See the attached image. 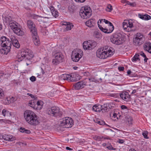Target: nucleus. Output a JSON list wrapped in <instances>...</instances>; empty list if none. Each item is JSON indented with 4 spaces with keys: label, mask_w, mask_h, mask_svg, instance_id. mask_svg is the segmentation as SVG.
<instances>
[{
    "label": "nucleus",
    "mask_w": 151,
    "mask_h": 151,
    "mask_svg": "<svg viewBox=\"0 0 151 151\" xmlns=\"http://www.w3.org/2000/svg\"><path fill=\"white\" fill-rule=\"evenodd\" d=\"M52 55L55 58L52 59V63L53 65H57L63 62V55L61 52L55 51L53 52Z\"/></svg>",
    "instance_id": "423d86ee"
},
{
    "label": "nucleus",
    "mask_w": 151,
    "mask_h": 151,
    "mask_svg": "<svg viewBox=\"0 0 151 151\" xmlns=\"http://www.w3.org/2000/svg\"><path fill=\"white\" fill-rule=\"evenodd\" d=\"M107 148L109 150H116V148H113L111 145L107 147Z\"/></svg>",
    "instance_id": "864d4df0"
},
{
    "label": "nucleus",
    "mask_w": 151,
    "mask_h": 151,
    "mask_svg": "<svg viewBox=\"0 0 151 151\" xmlns=\"http://www.w3.org/2000/svg\"><path fill=\"white\" fill-rule=\"evenodd\" d=\"M68 9L69 12L70 13H73L74 10V5H70L68 6Z\"/></svg>",
    "instance_id": "a19ab883"
},
{
    "label": "nucleus",
    "mask_w": 151,
    "mask_h": 151,
    "mask_svg": "<svg viewBox=\"0 0 151 151\" xmlns=\"http://www.w3.org/2000/svg\"><path fill=\"white\" fill-rule=\"evenodd\" d=\"M49 8L51 10L52 15L55 18L58 16V11L52 6H50Z\"/></svg>",
    "instance_id": "4be33fe9"
},
{
    "label": "nucleus",
    "mask_w": 151,
    "mask_h": 151,
    "mask_svg": "<svg viewBox=\"0 0 151 151\" xmlns=\"http://www.w3.org/2000/svg\"><path fill=\"white\" fill-rule=\"evenodd\" d=\"M128 24V27L131 28L133 27V24L132 22H129Z\"/></svg>",
    "instance_id": "3c124183"
},
{
    "label": "nucleus",
    "mask_w": 151,
    "mask_h": 151,
    "mask_svg": "<svg viewBox=\"0 0 151 151\" xmlns=\"http://www.w3.org/2000/svg\"><path fill=\"white\" fill-rule=\"evenodd\" d=\"M18 23L12 20L10 21L9 26L15 34L18 36H22L24 35V32L18 27Z\"/></svg>",
    "instance_id": "20e7f679"
},
{
    "label": "nucleus",
    "mask_w": 151,
    "mask_h": 151,
    "mask_svg": "<svg viewBox=\"0 0 151 151\" xmlns=\"http://www.w3.org/2000/svg\"><path fill=\"white\" fill-rule=\"evenodd\" d=\"M93 37L99 40H100L102 37V35L99 31H95L93 33Z\"/></svg>",
    "instance_id": "a878e982"
},
{
    "label": "nucleus",
    "mask_w": 151,
    "mask_h": 151,
    "mask_svg": "<svg viewBox=\"0 0 151 151\" xmlns=\"http://www.w3.org/2000/svg\"><path fill=\"white\" fill-rule=\"evenodd\" d=\"M4 48L0 49V52L2 54L6 55L9 52L10 49L6 47Z\"/></svg>",
    "instance_id": "7c9ffc66"
},
{
    "label": "nucleus",
    "mask_w": 151,
    "mask_h": 151,
    "mask_svg": "<svg viewBox=\"0 0 151 151\" xmlns=\"http://www.w3.org/2000/svg\"><path fill=\"white\" fill-rule=\"evenodd\" d=\"M117 116H120V115H119V114L114 113L113 114L112 117H114V118H115L116 117L117 119H118Z\"/></svg>",
    "instance_id": "13d9d810"
},
{
    "label": "nucleus",
    "mask_w": 151,
    "mask_h": 151,
    "mask_svg": "<svg viewBox=\"0 0 151 151\" xmlns=\"http://www.w3.org/2000/svg\"><path fill=\"white\" fill-rule=\"evenodd\" d=\"M11 136L9 135L5 134L3 137V138L5 140L7 141H12L14 139H12L11 138Z\"/></svg>",
    "instance_id": "f704fd0d"
},
{
    "label": "nucleus",
    "mask_w": 151,
    "mask_h": 151,
    "mask_svg": "<svg viewBox=\"0 0 151 151\" xmlns=\"http://www.w3.org/2000/svg\"><path fill=\"white\" fill-rule=\"evenodd\" d=\"M48 113L52 116L57 117H60L62 115V112L59 107L56 106L52 107L49 109Z\"/></svg>",
    "instance_id": "0eeeda50"
},
{
    "label": "nucleus",
    "mask_w": 151,
    "mask_h": 151,
    "mask_svg": "<svg viewBox=\"0 0 151 151\" xmlns=\"http://www.w3.org/2000/svg\"><path fill=\"white\" fill-rule=\"evenodd\" d=\"M145 58H144V61L145 62V63H146L147 62V60L148 59V58L146 56V57H144Z\"/></svg>",
    "instance_id": "774afa93"
},
{
    "label": "nucleus",
    "mask_w": 151,
    "mask_h": 151,
    "mask_svg": "<svg viewBox=\"0 0 151 151\" xmlns=\"http://www.w3.org/2000/svg\"><path fill=\"white\" fill-rule=\"evenodd\" d=\"M83 52L80 49H74L72 52L71 56L72 60L74 62H78L83 55Z\"/></svg>",
    "instance_id": "39448f33"
},
{
    "label": "nucleus",
    "mask_w": 151,
    "mask_h": 151,
    "mask_svg": "<svg viewBox=\"0 0 151 151\" xmlns=\"http://www.w3.org/2000/svg\"><path fill=\"white\" fill-rule=\"evenodd\" d=\"M27 24V27L30 29L31 33L35 32V31H37L36 28L35 27V25L32 21L31 20H28Z\"/></svg>",
    "instance_id": "2eb2a0df"
},
{
    "label": "nucleus",
    "mask_w": 151,
    "mask_h": 151,
    "mask_svg": "<svg viewBox=\"0 0 151 151\" xmlns=\"http://www.w3.org/2000/svg\"><path fill=\"white\" fill-rule=\"evenodd\" d=\"M127 4L131 6H136V4L134 2H130L129 1H128L127 3Z\"/></svg>",
    "instance_id": "09e8293b"
},
{
    "label": "nucleus",
    "mask_w": 151,
    "mask_h": 151,
    "mask_svg": "<svg viewBox=\"0 0 151 151\" xmlns=\"http://www.w3.org/2000/svg\"><path fill=\"white\" fill-rule=\"evenodd\" d=\"M63 24L66 26V28L64 29L65 31L70 30L74 26L73 24L70 22H65Z\"/></svg>",
    "instance_id": "5701e85b"
},
{
    "label": "nucleus",
    "mask_w": 151,
    "mask_h": 151,
    "mask_svg": "<svg viewBox=\"0 0 151 151\" xmlns=\"http://www.w3.org/2000/svg\"><path fill=\"white\" fill-rule=\"evenodd\" d=\"M109 104L106 103L104 104L102 106H100V107H101V110L103 109L106 111H108L111 109L109 106Z\"/></svg>",
    "instance_id": "c85d7f7f"
},
{
    "label": "nucleus",
    "mask_w": 151,
    "mask_h": 151,
    "mask_svg": "<svg viewBox=\"0 0 151 151\" xmlns=\"http://www.w3.org/2000/svg\"><path fill=\"white\" fill-rule=\"evenodd\" d=\"M4 96V92L0 88V99H2Z\"/></svg>",
    "instance_id": "de8ad7c7"
},
{
    "label": "nucleus",
    "mask_w": 151,
    "mask_h": 151,
    "mask_svg": "<svg viewBox=\"0 0 151 151\" xmlns=\"http://www.w3.org/2000/svg\"><path fill=\"white\" fill-rule=\"evenodd\" d=\"M76 2L82 3L84 2L86 0H74Z\"/></svg>",
    "instance_id": "e2e57ef3"
},
{
    "label": "nucleus",
    "mask_w": 151,
    "mask_h": 151,
    "mask_svg": "<svg viewBox=\"0 0 151 151\" xmlns=\"http://www.w3.org/2000/svg\"><path fill=\"white\" fill-rule=\"evenodd\" d=\"M118 142L120 144H123L124 142V141L122 139H119L118 141Z\"/></svg>",
    "instance_id": "bf43d9fd"
},
{
    "label": "nucleus",
    "mask_w": 151,
    "mask_h": 151,
    "mask_svg": "<svg viewBox=\"0 0 151 151\" xmlns=\"http://www.w3.org/2000/svg\"><path fill=\"white\" fill-rule=\"evenodd\" d=\"M33 56L32 52L30 50L27 49L19 53L18 57L21 61L24 60L27 61H29Z\"/></svg>",
    "instance_id": "f03ea898"
},
{
    "label": "nucleus",
    "mask_w": 151,
    "mask_h": 151,
    "mask_svg": "<svg viewBox=\"0 0 151 151\" xmlns=\"http://www.w3.org/2000/svg\"><path fill=\"white\" fill-rule=\"evenodd\" d=\"M144 40V35L140 33H138L133 39V43L135 45H140L143 43Z\"/></svg>",
    "instance_id": "1a4fd4ad"
},
{
    "label": "nucleus",
    "mask_w": 151,
    "mask_h": 151,
    "mask_svg": "<svg viewBox=\"0 0 151 151\" xmlns=\"http://www.w3.org/2000/svg\"><path fill=\"white\" fill-rule=\"evenodd\" d=\"M108 24H109V27H108L109 28H111V27H112V29L113 28L114 29V26H113V25L112 23L109 22V23Z\"/></svg>",
    "instance_id": "6e6d98bb"
},
{
    "label": "nucleus",
    "mask_w": 151,
    "mask_h": 151,
    "mask_svg": "<svg viewBox=\"0 0 151 151\" xmlns=\"http://www.w3.org/2000/svg\"><path fill=\"white\" fill-rule=\"evenodd\" d=\"M140 55L143 57H146V55L142 51H141L140 52Z\"/></svg>",
    "instance_id": "052dcab7"
},
{
    "label": "nucleus",
    "mask_w": 151,
    "mask_h": 151,
    "mask_svg": "<svg viewBox=\"0 0 151 151\" xmlns=\"http://www.w3.org/2000/svg\"><path fill=\"white\" fill-rule=\"evenodd\" d=\"M36 99H34L30 101L29 103V105L34 109H36L37 108L36 106Z\"/></svg>",
    "instance_id": "b1692460"
},
{
    "label": "nucleus",
    "mask_w": 151,
    "mask_h": 151,
    "mask_svg": "<svg viewBox=\"0 0 151 151\" xmlns=\"http://www.w3.org/2000/svg\"><path fill=\"white\" fill-rule=\"evenodd\" d=\"M61 122V126L66 128L71 127L73 123L72 119L69 117L64 118Z\"/></svg>",
    "instance_id": "9d476101"
},
{
    "label": "nucleus",
    "mask_w": 151,
    "mask_h": 151,
    "mask_svg": "<svg viewBox=\"0 0 151 151\" xmlns=\"http://www.w3.org/2000/svg\"><path fill=\"white\" fill-rule=\"evenodd\" d=\"M89 41H86L83 42V49L85 50H91V47L90 46Z\"/></svg>",
    "instance_id": "bb28decb"
},
{
    "label": "nucleus",
    "mask_w": 151,
    "mask_h": 151,
    "mask_svg": "<svg viewBox=\"0 0 151 151\" xmlns=\"http://www.w3.org/2000/svg\"><path fill=\"white\" fill-rule=\"evenodd\" d=\"M93 139L96 141H102L103 139L111 140V139L109 137H105L102 136L95 135L93 137Z\"/></svg>",
    "instance_id": "6ab92c4d"
},
{
    "label": "nucleus",
    "mask_w": 151,
    "mask_h": 151,
    "mask_svg": "<svg viewBox=\"0 0 151 151\" xmlns=\"http://www.w3.org/2000/svg\"><path fill=\"white\" fill-rule=\"evenodd\" d=\"M118 69L119 71H122L124 70V68L123 67H118Z\"/></svg>",
    "instance_id": "680f3d73"
},
{
    "label": "nucleus",
    "mask_w": 151,
    "mask_h": 151,
    "mask_svg": "<svg viewBox=\"0 0 151 151\" xmlns=\"http://www.w3.org/2000/svg\"><path fill=\"white\" fill-rule=\"evenodd\" d=\"M111 41L116 45H120L124 42V38L120 33L114 34L111 36Z\"/></svg>",
    "instance_id": "7ed1b4c3"
},
{
    "label": "nucleus",
    "mask_w": 151,
    "mask_h": 151,
    "mask_svg": "<svg viewBox=\"0 0 151 151\" xmlns=\"http://www.w3.org/2000/svg\"><path fill=\"white\" fill-rule=\"evenodd\" d=\"M89 43L90 44L89 45L91 48V50L93 48L97 45V43L95 41H89Z\"/></svg>",
    "instance_id": "4c0bfd02"
},
{
    "label": "nucleus",
    "mask_w": 151,
    "mask_h": 151,
    "mask_svg": "<svg viewBox=\"0 0 151 151\" xmlns=\"http://www.w3.org/2000/svg\"><path fill=\"white\" fill-rule=\"evenodd\" d=\"M86 85V83L82 81H79L76 83L74 85V88L76 89H81L84 87Z\"/></svg>",
    "instance_id": "a211bd4d"
},
{
    "label": "nucleus",
    "mask_w": 151,
    "mask_h": 151,
    "mask_svg": "<svg viewBox=\"0 0 151 151\" xmlns=\"http://www.w3.org/2000/svg\"><path fill=\"white\" fill-rule=\"evenodd\" d=\"M33 38V41L35 45L36 46H38L40 44V42L39 40V37L37 35V31L31 33Z\"/></svg>",
    "instance_id": "dca6fc26"
},
{
    "label": "nucleus",
    "mask_w": 151,
    "mask_h": 151,
    "mask_svg": "<svg viewBox=\"0 0 151 151\" xmlns=\"http://www.w3.org/2000/svg\"><path fill=\"white\" fill-rule=\"evenodd\" d=\"M43 104L42 101H36V105L37 107V109H41L42 107Z\"/></svg>",
    "instance_id": "2f4dec72"
},
{
    "label": "nucleus",
    "mask_w": 151,
    "mask_h": 151,
    "mask_svg": "<svg viewBox=\"0 0 151 151\" xmlns=\"http://www.w3.org/2000/svg\"><path fill=\"white\" fill-rule=\"evenodd\" d=\"M102 20H104V21L106 24H108L109 22V21L105 19H103Z\"/></svg>",
    "instance_id": "338daca9"
},
{
    "label": "nucleus",
    "mask_w": 151,
    "mask_h": 151,
    "mask_svg": "<svg viewBox=\"0 0 151 151\" xmlns=\"http://www.w3.org/2000/svg\"><path fill=\"white\" fill-rule=\"evenodd\" d=\"M6 101H7V102L6 103L8 104L12 103L15 101L14 98L13 97H12L11 98H7Z\"/></svg>",
    "instance_id": "ea45409f"
},
{
    "label": "nucleus",
    "mask_w": 151,
    "mask_h": 151,
    "mask_svg": "<svg viewBox=\"0 0 151 151\" xmlns=\"http://www.w3.org/2000/svg\"><path fill=\"white\" fill-rule=\"evenodd\" d=\"M109 47L107 46H105L103 47L100 48L99 49H101V50H103V51H106V52H107Z\"/></svg>",
    "instance_id": "a18cd8bd"
},
{
    "label": "nucleus",
    "mask_w": 151,
    "mask_h": 151,
    "mask_svg": "<svg viewBox=\"0 0 151 151\" xmlns=\"http://www.w3.org/2000/svg\"><path fill=\"white\" fill-rule=\"evenodd\" d=\"M138 16L140 18L145 20H148L151 19V17L148 14L143 15L139 14Z\"/></svg>",
    "instance_id": "cd10ccee"
},
{
    "label": "nucleus",
    "mask_w": 151,
    "mask_h": 151,
    "mask_svg": "<svg viewBox=\"0 0 151 151\" xmlns=\"http://www.w3.org/2000/svg\"><path fill=\"white\" fill-rule=\"evenodd\" d=\"M30 80L32 82H34L36 81V78L35 76H32L30 78Z\"/></svg>",
    "instance_id": "8fccbe9b"
},
{
    "label": "nucleus",
    "mask_w": 151,
    "mask_h": 151,
    "mask_svg": "<svg viewBox=\"0 0 151 151\" xmlns=\"http://www.w3.org/2000/svg\"><path fill=\"white\" fill-rule=\"evenodd\" d=\"M94 121L95 122L99 124L103 125H107L106 124L105 122L102 120H100L99 119H96Z\"/></svg>",
    "instance_id": "c9c22d12"
},
{
    "label": "nucleus",
    "mask_w": 151,
    "mask_h": 151,
    "mask_svg": "<svg viewBox=\"0 0 151 151\" xmlns=\"http://www.w3.org/2000/svg\"><path fill=\"white\" fill-rule=\"evenodd\" d=\"M20 132L24 133V128L22 127H20Z\"/></svg>",
    "instance_id": "0e129e2a"
},
{
    "label": "nucleus",
    "mask_w": 151,
    "mask_h": 151,
    "mask_svg": "<svg viewBox=\"0 0 151 151\" xmlns=\"http://www.w3.org/2000/svg\"><path fill=\"white\" fill-rule=\"evenodd\" d=\"M2 114L4 116H7L10 117L12 116L11 113L8 110L3 109L2 111Z\"/></svg>",
    "instance_id": "c756f323"
},
{
    "label": "nucleus",
    "mask_w": 151,
    "mask_h": 151,
    "mask_svg": "<svg viewBox=\"0 0 151 151\" xmlns=\"http://www.w3.org/2000/svg\"><path fill=\"white\" fill-rule=\"evenodd\" d=\"M144 49L145 50L147 51L151 54V43L150 42H146L143 46Z\"/></svg>",
    "instance_id": "aec40b11"
},
{
    "label": "nucleus",
    "mask_w": 151,
    "mask_h": 151,
    "mask_svg": "<svg viewBox=\"0 0 151 151\" xmlns=\"http://www.w3.org/2000/svg\"><path fill=\"white\" fill-rule=\"evenodd\" d=\"M98 25L100 30L105 33H110L113 30V29H112V27L111 28H104L99 24V21L98 22Z\"/></svg>",
    "instance_id": "f3484780"
},
{
    "label": "nucleus",
    "mask_w": 151,
    "mask_h": 151,
    "mask_svg": "<svg viewBox=\"0 0 151 151\" xmlns=\"http://www.w3.org/2000/svg\"><path fill=\"white\" fill-rule=\"evenodd\" d=\"M12 43V45L17 48H19L20 47V44H19L18 40L12 38L11 39Z\"/></svg>",
    "instance_id": "393cba45"
},
{
    "label": "nucleus",
    "mask_w": 151,
    "mask_h": 151,
    "mask_svg": "<svg viewBox=\"0 0 151 151\" xmlns=\"http://www.w3.org/2000/svg\"><path fill=\"white\" fill-rule=\"evenodd\" d=\"M121 108L122 109H127V107L123 105L121 106Z\"/></svg>",
    "instance_id": "69168bd1"
},
{
    "label": "nucleus",
    "mask_w": 151,
    "mask_h": 151,
    "mask_svg": "<svg viewBox=\"0 0 151 151\" xmlns=\"http://www.w3.org/2000/svg\"><path fill=\"white\" fill-rule=\"evenodd\" d=\"M27 94L28 95L30 96L31 98L33 99H37V97H35L32 94H31L28 93Z\"/></svg>",
    "instance_id": "603ef678"
},
{
    "label": "nucleus",
    "mask_w": 151,
    "mask_h": 151,
    "mask_svg": "<svg viewBox=\"0 0 151 151\" xmlns=\"http://www.w3.org/2000/svg\"><path fill=\"white\" fill-rule=\"evenodd\" d=\"M76 76V75L74 74H71L70 75L64 74L61 75V78L63 80L70 81L71 82H74L78 80V79L75 78Z\"/></svg>",
    "instance_id": "f8f14e48"
},
{
    "label": "nucleus",
    "mask_w": 151,
    "mask_h": 151,
    "mask_svg": "<svg viewBox=\"0 0 151 151\" xmlns=\"http://www.w3.org/2000/svg\"><path fill=\"white\" fill-rule=\"evenodd\" d=\"M24 116L25 121L30 125L35 126L40 123L38 116L32 111H25L24 113Z\"/></svg>",
    "instance_id": "f257e3e1"
},
{
    "label": "nucleus",
    "mask_w": 151,
    "mask_h": 151,
    "mask_svg": "<svg viewBox=\"0 0 151 151\" xmlns=\"http://www.w3.org/2000/svg\"><path fill=\"white\" fill-rule=\"evenodd\" d=\"M40 17L39 16L36 15H34L33 16V18L35 19H37Z\"/></svg>",
    "instance_id": "4d7b16f0"
},
{
    "label": "nucleus",
    "mask_w": 151,
    "mask_h": 151,
    "mask_svg": "<svg viewBox=\"0 0 151 151\" xmlns=\"http://www.w3.org/2000/svg\"><path fill=\"white\" fill-rule=\"evenodd\" d=\"M95 20L94 19H91L85 22L86 25L88 27H91L95 25Z\"/></svg>",
    "instance_id": "412c9836"
},
{
    "label": "nucleus",
    "mask_w": 151,
    "mask_h": 151,
    "mask_svg": "<svg viewBox=\"0 0 151 151\" xmlns=\"http://www.w3.org/2000/svg\"><path fill=\"white\" fill-rule=\"evenodd\" d=\"M31 133V131L30 130L26 129L24 128V133H27V134H30Z\"/></svg>",
    "instance_id": "5fc2aeb1"
},
{
    "label": "nucleus",
    "mask_w": 151,
    "mask_h": 151,
    "mask_svg": "<svg viewBox=\"0 0 151 151\" xmlns=\"http://www.w3.org/2000/svg\"><path fill=\"white\" fill-rule=\"evenodd\" d=\"M1 46L4 47H6L10 49L12 46V42L9 39L4 36L0 38Z\"/></svg>",
    "instance_id": "9b49d317"
},
{
    "label": "nucleus",
    "mask_w": 151,
    "mask_h": 151,
    "mask_svg": "<svg viewBox=\"0 0 151 151\" xmlns=\"http://www.w3.org/2000/svg\"><path fill=\"white\" fill-rule=\"evenodd\" d=\"M123 27L124 30L127 31H129L128 30H127V28L128 27V24L127 22H124L123 23Z\"/></svg>",
    "instance_id": "37998d69"
},
{
    "label": "nucleus",
    "mask_w": 151,
    "mask_h": 151,
    "mask_svg": "<svg viewBox=\"0 0 151 151\" xmlns=\"http://www.w3.org/2000/svg\"><path fill=\"white\" fill-rule=\"evenodd\" d=\"M120 96L122 99L126 101H130L131 100V98L129 93L125 91H122L120 93Z\"/></svg>",
    "instance_id": "4468645a"
},
{
    "label": "nucleus",
    "mask_w": 151,
    "mask_h": 151,
    "mask_svg": "<svg viewBox=\"0 0 151 151\" xmlns=\"http://www.w3.org/2000/svg\"><path fill=\"white\" fill-rule=\"evenodd\" d=\"M139 55L138 54H136L134 57L132 58V61L133 62H135L137 60H140V59L139 58Z\"/></svg>",
    "instance_id": "58836bf2"
},
{
    "label": "nucleus",
    "mask_w": 151,
    "mask_h": 151,
    "mask_svg": "<svg viewBox=\"0 0 151 151\" xmlns=\"http://www.w3.org/2000/svg\"><path fill=\"white\" fill-rule=\"evenodd\" d=\"M12 20V18L10 16H8L6 17L4 19V22L6 23H9V24L10 22V21Z\"/></svg>",
    "instance_id": "72a5a7b5"
},
{
    "label": "nucleus",
    "mask_w": 151,
    "mask_h": 151,
    "mask_svg": "<svg viewBox=\"0 0 151 151\" xmlns=\"http://www.w3.org/2000/svg\"><path fill=\"white\" fill-rule=\"evenodd\" d=\"M148 132L147 131H144L142 133V135L144 136V138L146 139H148L149 137H147Z\"/></svg>",
    "instance_id": "49530a36"
},
{
    "label": "nucleus",
    "mask_w": 151,
    "mask_h": 151,
    "mask_svg": "<svg viewBox=\"0 0 151 151\" xmlns=\"http://www.w3.org/2000/svg\"><path fill=\"white\" fill-rule=\"evenodd\" d=\"M97 57L100 59H105L108 57L109 55L105 51H103L101 49H99L96 52Z\"/></svg>",
    "instance_id": "ddd939ff"
},
{
    "label": "nucleus",
    "mask_w": 151,
    "mask_h": 151,
    "mask_svg": "<svg viewBox=\"0 0 151 151\" xmlns=\"http://www.w3.org/2000/svg\"><path fill=\"white\" fill-rule=\"evenodd\" d=\"M91 11L90 7L82 8L79 12V14L81 17L83 19H86L89 17L91 15Z\"/></svg>",
    "instance_id": "6e6552de"
},
{
    "label": "nucleus",
    "mask_w": 151,
    "mask_h": 151,
    "mask_svg": "<svg viewBox=\"0 0 151 151\" xmlns=\"http://www.w3.org/2000/svg\"><path fill=\"white\" fill-rule=\"evenodd\" d=\"M111 48L109 47L107 52V54L109 55V56L110 57L113 54V52L111 50Z\"/></svg>",
    "instance_id": "79ce46f5"
},
{
    "label": "nucleus",
    "mask_w": 151,
    "mask_h": 151,
    "mask_svg": "<svg viewBox=\"0 0 151 151\" xmlns=\"http://www.w3.org/2000/svg\"><path fill=\"white\" fill-rule=\"evenodd\" d=\"M99 106H97L96 105H94L92 108L93 110L96 112H100L101 110V109L99 107Z\"/></svg>",
    "instance_id": "473e14b6"
},
{
    "label": "nucleus",
    "mask_w": 151,
    "mask_h": 151,
    "mask_svg": "<svg viewBox=\"0 0 151 151\" xmlns=\"http://www.w3.org/2000/svg\"><path fill=\"white\" fill-rule=\"evenodd\" d=\"M107 8L109 10H107V9H106V11L109 12H111L113 10L112 6L110 4H109L107 5Z\"/></svg>",
    "instance_id": "c03bdc74"
},
{
    "label": "nucleus",
    "mask_w": 151,
    "mask_h": 151,
    "mask_svg": "<svg viewBox=\"0 0 151 151\" xmlns=\"http://www.w3.org/2000/svg\"><path fill=\"white\" fill-rule=\"evenodd\" d=\"M126 119V122H127L129 125H131L132 124L133 119L131 116H127Z\"/></svg>",
    "instance_id": "e433bc0d"
}]
</instances>
